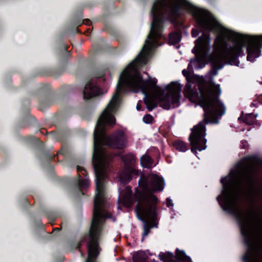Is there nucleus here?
Returning <instances> with one entry per match:
<instances>
[{"mask_svg":"<svg viewBox=\"0 0 262 262\" xmlns=\"http://www.w3.org/2000/svg\"><path fill=\"white\" fill-rule=\"evenodd\" d=\"M166 201V205H167V207L169 208V207H172L173 206V204L172 201L170 199L167 198Z\"/></svg>","mask_w":262,"mask_h":262,"instance_id":"obj_30","label":"nucleus"},{"mask_svg":"<svg viewBox=\"0 0 262 262\" xmlns=\"http://www.w3.org/2000/svg\"><path fill=\"white\" fill-rule=\"evenodd\" d=\"M133 262H146L147 256L144 251H139L136 253L133 257Z\"/></svg>","mask_w":262,"mask_h":262,"instance_id":"obj_21","label":"nucleus"},{"mask_svg":"<svg viewBox=\"0 0 262 262\" xmlns=\"http://www.w3.org/2000/svg\"><path fill=\"white\" fill-rule=\"evenodd\" d=\"M46 216L48 218L52 225L54 224V221L57 217V214L55 211L46 210L45 212Z\"/></svg>","mask_w":262,"mask_h":262,"instance_id":"obj_24","label":"nucleus"},{"mask_svg":"<svg viewBox=\"0 0 262 262\" xmlns=\"http://www.w3.org/2000/svg\"><path fill=\"white\" fill-rule=\"evenodd\" d=\"M257 117V114L254 115L253 113L247 114L244 116V112H242L241 116L238 118V120L239 121L242 120L246 124L251 125L255 124Z\"/></svg>","mask_w":262,"mask_h":262,"instance_id":"obj_15","label":"nucleus"},{"mask_svg":"<svg viewBox=\"0 0 262 262\" xmlns=\"http://www.w3.org/2000/svg\"><path fill=\"white\" fill-rule=\"evenodd\" d=\"M160 260L163 262H192L191 258L187 256L185 251L177 248L176 255L171 252H160L159 254Z\"/></svg>","mask_w":262,"mask_h":262,"instance_id":"obj_11","label":"nucleus"},{"mask_svg":"<svg viewBox=\"0 0 262 262\" xmlns=\"http://www.w3.org/2000/svg\"><path fill=\"white\" fill-rule=\"evenodd\" d=\"M181 7L179 5H174L170 10L169 18L172 20H176L180 16Z\"/></svg>","mask_w":262,"mask_h":262,"instance_id":"obj_20","label":"nucleus"},{"mask_svg":"<svg viewBox=\"0 0 262 262\" xmlns=\"http://www.w3.org/2000/svg\"><path fill=\"white\" fill-rule=\"evenodd\" d=\"M84 23L87 25H90L91 24V21L89 19H85L84 20Z\"/></svg>","mask_w":262,"mask_h":262,"instance_id":"obj_32","label":"nucleus"},{"mask_svg":"<svg viewBox=\"0 0 262 262\" xmlns=\"http://www.w3.org/2000/svg\"><path fill=\"white\" fill-rule=\"evenodd\" d=\"M139 174L138 170L134 168H124L119 176L120 182L124 185L130 182L133 178H136Z\"/></svg>","mask_w":262,"mask_h":262,"instance_id":"obj_14","label":"nucleus"},{"mask_svg":"<svg viewBox=\"0 0 262 262\" xmlns=\"http://www.w3.org/2000/svg\"><path fill=\"white\" fill-rule=\"evenodd\" d=\"M210 39L209 35L203 33L201 36H200L194 41L195 46L192 50V52L195 55V58L190 60L188 64V68L192 67L191 63H197L198 68L202 69L206 65V63L202 57V55L205 52V46L209 43Z\"/></svg>","mask_w":262,"mask_h":262,"instance_id":"obj_9","label":"nucleus"},{"mask_svg":"<svg viewBox=\"0 0 262 262\" xmlns=\"http://www.w3.org/2000/svg\"><path fill=\"white\" fill-rule=\"evenodd\" d=\"M210 83L214 86L215 94L214 96L205 94L202 90L199 92L196 88H192V83L188 79L184 90L185 96L191 102L198 101L204 111L203 120L191 129L189 136L191 151L194 154H196V150L202 151L207 147L206 125L210 123H217L218 119L226 112V107L220 99L221 94L220 84H216L211 78Z\"/></svg>","mask_w":262,"mask_h":262,"instance_id":"obj_2","label":"nucleus"},{"mask_svg":"<svg viewBox=\"0 0 262 262\" xmlns=\"http://www.w3.org/2000/svg\"><path fill=\"white\" fill-rule=\"evenodd\" d=\"M78 178L72 177L69 179V183L73 186L77 188L82 194V189L89 187L90 185V180L87 178L88 175L87 171L82 167L77 166Z\"/></svg>","mask_w":262,"mask_h":262,"instance_id":"obj_10","label":"nucleus"},{"mask_svg":"<svg viewBox=\"0 0 262 262\" xmlns=\"http://www.w3.org/2000/svg\"><path fill=\"white\" fill-rule=\"evenodd\" d=\"M67 222L66 221H62L60 224L61 228H63L64 227L67 226Z\"/></svg>","mask_w":262,"mask_h":262,"instance_id":"obj_34","label":"nucleus"},{"mask_svg":"<svg viewBox=\"0 0 262 262\" xmlns=\"http://www.w3.org/2000/svg\"><path fill=\"white\" fill-rule=\"evenodd\" d=\"M121 159L124 163V168H133L132 166L134 164L136 158L133 154H128L122 156Z\"/></svg>","mask_w":262,"mask_h":262,"instance_id":"obj_17","label":"nucleus"},{"mask_svg":"<svg viewBox=\"0 0 262 262\" xmlns=\"http://www.w3.org/2000/svg\"><path fill=\"white\" fill-rule=\"evenodd\" d=\"M140 161L141 165L145 168H150L153 163L152 159L149 156L146 155L141 157Z\"/></svg>","mask_w":262,"mask_h":262,"instance_id":"obj_22","label":"nucleus"},{"mask_svg":"<svg viewBox=\"0 0 262 262\" xmlns=\"http://www.w3.org/2000/svg\"><path fill=\"white\" fill-rule=\"evenodd\" d=\"M77 32H79L78 29L77 28Z\"/></svg>","mask_w":262,"mask_h":262,"instance_id":"obj_41","label":"nucleus"},{"mask_svg":"<svg viewBox=\"0 0 262 262\" xmlns=\"http://www.w3.org/2000/svg\"><path fill=\"white\" fill-rule=\"evenodd\" d=\"M235 169L238 174L242 176L240 184L244 185L245 189L252 191L256 186V178L258 171L256 167L252 165H243L241 163L236 164Z\"/></svg>","mask_w":262,"mask_h":262,"instance_id":"obj_8","label":"nucleus"},{"mask_svg":"<svg viewBox=\"0 0 262 262\" xmlns=\"http://www.w3.org/2000/svg\"><path fill=\"white\" fill-rule=\"evenodd\" d=\"M225 212L232 214L235 217L240 228L241 233L243 237V242L247 247L246 252L243 256V262H254V255L255 247L252 242L250 232L248 228V220L242 214V211L238 207H221Z\"/></svg>","mask_w":262,"mask_h":262,"instance_id":"obj_6","label":"nucleus"},{"mask_svg":"<svg viewBox=\"0 0 262 262\" xmlns=\"http://www.w3.org/2000/svg\"><path fill=\"white\" fill-rule=\"evenodd\" d=\"M45 130L46 131V134L44 133V132L43 131H42L41 130H40V129L39 130V132L40 133H41L42 134H43V135H48L49 134H52V132H50V133L47 132L46 129Z\"/></svg>","mask_w":262,"mask_h":262,"instance_id":"obj_36","label":"nucleus"},{"mask_svg":"<svg viewBox=\"0 0 262 262\" xmlns=\"http://www.w3.org/2000/svg\"><path fill=\"white\" fill-rule=\"evenodd\" d=\"M118 107V98L114 97L98 118L93 133V158L104 145L114 149H124L128 140L125 133L117 129L110 135H106V126H113L116 123L113 115Z\"/></svg>","mask_w":262,"mask_h":262,"instance_id":"obj_3","label":"nucleus"},{"mask_svg":"<svg viewBox=\"0 0 262 262\" xmlns=\"http://www.w3.org/2000/svg\"><path fill=\"white\" fill-rule=\"evenodd\" d=\"M61 228H53V231H60L61 230Z\"/></svg>","mask_w":262,"mask_h":262,"instance_id":"obj_38","label":"nucleus"},{"mask_svg":"<svg viewBox=\"0 0 262 262\" xmlns=\"http://www.w3.org/2000/svg\"><path fill=\"white\" fill-rule=\"evenodd\" d=\"M186 9L195 18L197 27L200 29V30L196 28L192 29V37H196L200 32L203 31L212 32L216 30L218 22L215 18H209L204 15L199 9L191 4L188 5Z\"/></svg>","mask_w":262,"mask_h":262,"instance_id":"obj_7","label":"nucleus"},{"mask_svg":"<svg viewBox=\"0 0 262 262\" xmlns=\"http://www.w3.org/2000/svg\"><path fill=\"white\" fill-rule=\"evenodd\" d=\"M71 153V147L69 144L67 142H64L62 143L60 150L57 152V157L59 155H62L64 157L69 156ZM58 159V157H57Z\"/></svg>","mask_w":262,"mask_h":262,"instance_id":"obj_19","label":"nucleus"},{"mask_svg":"<svg viewBox=\"0 0 262 262\" xmlns=\"http://www.w3.org/2000/svg\"><path fill=\"white\" fill-rule=\"evenodd\" d=\"M241 148H243V149L248 148L249 145H248V142L246 140H243L241 141Z\"/></svg>","mask_w":262,"mask_h":262,"instance_id":"obj_29","label":"nucleus"},{"mask_svg":"<svg viewBox=\"0 0 262 262\" xmlns=\"http://www.w3.org/2000/svg\"><path fill=\"white\" fill-rule=\"evenodd\" d=\"M258 100H259V101L262 103V94L261 95L259 96V98H258Z\"/></svg>","mask_w":262,"mask_h":262,"instance_id":"obj_39","label":"nucleus"},{"mask_svg":"<svg viewBox=\"0 0 262 262\" xmlns=\"http://www.w3.org/2000/svg\"><path fill=\"white\" fill-rule=\"evenodd\" d=\"M118 191L119 194L118 201L124 207L130 208L134 203L132 187L127 186L123 190L119 188Z\"/></svg>","mask_w":262,"mask_h":262,"instance_id":"obj_12","label":"nucleus"},{"mask_svg":"<svg viewBox=\"0 0 262 262\" xmlns=\"http://www.w3.org/2000/svg\"><path fill=\"white\" fill-rule=\"evenodd\" d=\"M165 186V181L162 177L154 174L149 180V191L151 193L141 196L136 195L135 198L138 202L135 207L137 214L141 213L153 223L152 227H157V207L159 202L158 198L152 193L162 191Z\"/></svg>","mask_w":262,"mask_h":262,"instance_id":"obj_5","label":"nucleus"},{"mask_svg":"<svg viewBox=\"0 0 262 262\" xmlns=\"http://www.w3.org/2000/svg\"><path fill=\"white\" fill-rule=\"evenodd\" d=\"M188 71H187L186 70H185V69H184V70H183L182 71V74H183V75H184V76H187V74H188Z\"/></svg>","mask_w":262,"mask_h":262,"instance_id":"obj_37","label":"nucleus"},{"mask_svg":"<svg viewBox=\"0 0 262 262\" xmlns=\"http://www.w3.org/2000/svg\"><path fill=\"white\" fill-rule=\"evenodd\" d=\"M173 146L181 152H185L188 149V144L183 141L177 140L173 142Z\"/></svg>","mask_w":262,"mask_h":262,"instance_id":"obj_18","label":"nucleus"},{"mask_svg":"<svg viewBox=\"0 0 262 262\" xmlns=\"http://www.w3.org/2000/svg\"><path fill=\"white\" fill-rule=\"evenodd\" d=\"M152 21L150 30L145 40L142 49L136 58L133 60L122 71L119 78L116 93L113 98L119 96L122 93H126L129 90L138 92L141 91L145 95L144 102L148 111H152L157 106L155 98L148 94L152 89L160 91L163 94L165 90L167 93L159 99V105L165 110H168L171 107H178L180 104L182 85L177 81H173L167 85L165 89H162L157 85V80L149 77L144 80L141 74L135 68L142 63H146L147 50L156 45L159 39L162 38L163 25L165 21L164 14L162 11V3L160 1L154 2L151 9Z\"/></svg>","mask_w":262,"mask_h":262,"instance_id":"obj_1","label":"nucleus"},{"mask_svg":"<svg viewBox=\"0 0 262 262\" xmlns=\"http://www.w3.org/2000/svg\"><path fill=\"white\" fill-rule=\"evenodd\" d=\"M101 94V89L92 81H89L85 85L83 91V98L85 102H87Z\"/></svg>","mask_w":262,"mask_h":262,"instance_id":"obj_13","label":"nucleus"},{"mask_svg":"<svg viewBox=\"0 0 262 262\" xmlns=\"http://www.w3.org/2000/svg\"><path fill=\"white\" fill-rule=\"evenodd\" d=\"M153 117L150 114H146L143 118V122L147 124L151 123Z\"/></svg>","mask_w":262,"mask_h":262,"instance_id":"obj_27","label":"nucleus"},{"mask_svg":"<svg viewBox=\"0 0 262 262\" xmlns=\"http://www.w3.org/2000/svg\"><path fill=\"white\" fill-rule=\"evenodd\" d=\"M243 160L246 161H256L259 162L260 159L256 156H246L244 158Z\"/></svg>","mask_w":262,"mask_h":262,"instance_id":"obj_28","label":"nucleus"},{"mask_svg":"<svg viewBox=\"0 0 262 262\" xmlns=\"http://www.w3.org/2000/svg\"><path fill=\"white\" fill-rule=\"evenodd\" d=\"M56 156L53 154H49L47 155L48 159L50 161L54 160Z\"/></svg>","mask_w":262,"mask_h":262,"instance_id":"obj_31","label":"nucleus"},{"mask_svg":"<svg viewBox=\"0 0 262 262\" xmlns=\"http://www.w3.org/2000/svg\"><path fill=\"white\" fill-rule=\"evenodd\" d=\"M63 71H64V69H61L52 70L51 71V75L53 77L56 78V77H58L60 76V75H61Z\"/></svg>","mask_w":262,"mask_h":262,"instance_id":"obj_25","label":"nucleus"},{"mask_svg":"<svg viewBox=\"0 0 262 262\" xmlns=\"http://www.w3.org/2000/svg\"><path fill=\"white\" fill-rule=\"evenodd\" d=\"M239 36L242 40L234 42L232 46H230L226 42H224L225 49L223 51V57L217 54L209 57V61L211 66V70L210 71L211 77L217 75L218 70L224 67L223 59L226 61L227 64L238 66L239 64L238 57L245 55L243 50L246 46L245 42H249L247 47L248 61H253L255 58L260 56V49L262 48V35L252 36L239 34Z\"/></svg>","mask_w":262,"mask_h":262,"instance_id":"obj_4","label":"nucleus"},{"mask_svg":"<svg viewBox=\"0 0 262 262\" xmlns=\"http://www.w3.org/2000/svg\"><path fill=\"white\" fill-rule=\"evenodd\" d=\"M136 108L138 111H141L142 108L141 105L139 103H138L136 106Z\"/></svg>","mask_w":262,"mask_h":262,"instance_id":"obj_35","label":"nucleus"},{"mask_svg":"<svg viewBox=\"0 0 262 262\" xmlns=\"http://www.w3.org/2000/svg\"><path fill=\"white\" fill-rule=\"evenodd\" d=\"M139 186L144 190L149 192V180L142 176L138 182Z\"/></svg>","mask_w":262,"mask_h":262,"instance_id":"obj_23","label":"nucleus"},{"mask_svg":"<svg viewBox=\"0 0 262 262\" xmlns=\"http://www.w3.org/2000/svg\"><path fill=\"white\" fill-rule=\"evenodd\" d=\"M182 37V33L181 30H177L172 32L168 35V42L170 45H174L179 43Z\"/></svg>","mask_w":262,"mask_h":262,"instance_id":"obj_16","label":"nucleus"},{"mask_svg":"<svg viewBox=\"0 0 262 262\" xmlns=\"http://www.w3.org/2000/svg\"><path fill=\"white\" fill-rule=\"evenodd\" d=\"M69 48V47L68 45H64V49L65 51H66L67 52L68 56H70V53L68 51Z\"/></svg>","mask_w":262,"mask_h":262,"instance_id":"obj_33","label":"nucleus"},{"mask_svg":"<svg viewBox=\"0 0 262 262\" xmlns=\"http://www.w3.org/2000/svg\"><path fill=\"white\" fill-rule=\"evenodd\" d=\"M253 212L254 214L255 215V212L253 210Z\"/></svg>","mask_w":262,"mask_h":262,"instance_id":"obj_40","label":"nucleus"},{"mask_svg":"<svg viewBox=\"0 0 262 262\" xmlns=\"http://www.w3.org/2000/svg\"><path fill=\"white\" fill-rule=\"evenodd\" d=\"M150 227L148 226V225L146 224H144V232L142 234V241L143 242L144 240V236H147L150 232Z\"/></svg>","mask_w":262,"mask_h":262,"instance_id":"obj_26","label":"nucleus"}]
</instances>
